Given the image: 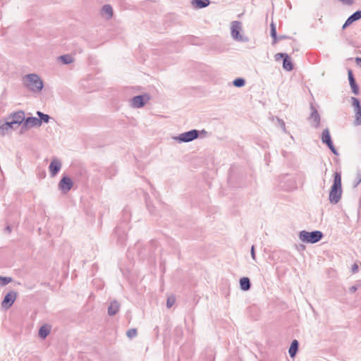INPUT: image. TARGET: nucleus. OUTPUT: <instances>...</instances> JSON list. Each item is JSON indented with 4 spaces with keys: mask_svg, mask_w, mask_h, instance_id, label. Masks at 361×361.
<instances>
[{
    "mask_svg": "<svg viewBox=\"0 0 361 361\" xmlns=\"http://www.w3.org/2000/svg\"><path fill=\"white\" fill-rule=\"evenodd\" d=\"M357 269H358V266L356 264H354L352 267L353 272H354V273L356 272L357 271Z\"/></svg>",
    "mask_w": 361,
    "mask_h": 361,
    "instance_id": "e433bc0d",
    "label": "nucleus"
},
{
    "mask_svg": "<svg viewBox=\"0 0 361 361\" xmlns=\"http://www.w3.org/2000/svg\"><path fill=\"white\" fill-rule=\"evenodd\" d=\"M6 230L8 233H10V232L11 231V227H10L9 226H8L6 227Z\"/></svg>",
    "mask_w": 361,
    "mask_h": 361,
    "instance_id": "58836bf2",
    "label": "nucleus"
},
{
    "mask_svg": "<svg viewBox=\"0 0 361 361\" xmlns=\"http://www.w3.org/2000/svg\"><path fill=\"white\" fill-rule=\"evenodd\" d=\"M271 27V36L273 38V44H276L278 38L276 35V29L275 24L272 22L270 25Z\"/></svg>",
    "mask_w": 361,
    "mask_h": 361,
    "instance_id": "a878e982",
    "label": "nucleus"
},
{
    "mask_svg": "<svg viewBox=\"0 0 361 361\" xmlns=\"http://www.w3.org/2000/svg\"><path fill=\"white\" fill-rule=\"evenodd\" d=\"M37 115L39 116V118L38 120H40L42 121V122H44V123H48L49 121V119H50V116L47 114H45L41 111H37Z\"/></svg>",
    "mask_w": 361,
    "mask_h": 361,
    "instance_id": "bb28decb",
    "label": "nucleus"
},
{
    "mask_svg": "<svg viewBox=\"0 0 361 361\" xmlns=\"http://www.w3.org/2000/svg\"><path fill=\"white\" fill-rule=\"evenodd\" d=\"M341 176L340 173L336 172L334 176V183L329 192V199L330 202L334 204H337L341 198Z\"/></svg>",
    "mask_w": 361,
    "mask_h": 361,
    "instance_id": "f03ea898",
    "label": "nucleus"
},
{
    "mask_svg": "<svg viewBox=\"0 0 361 361\" xmlns=\"http://www.w3.org/2000/svg\"><path fill=\"white\" fill-rule=\"evenodd\" d=\"M192 5L196 8H205L209 5V0H192Z\"/></svg>",
    "mask_w": 361,
    "mask_h": 361,
    "instance_id": "6ab92c4d",
    "label": "nucleus"
},
{
    "mask_svg": "<svg viewBox=\"0 0 361 361\" xmlns=\"http://www.w3.org/2000/svg\"><path fill=\"white\" fill-rule=\"evenodd\" d=\"M231 36L232 37L240 42L247 41V39L244 38L243 35L240 34V32L242 30L241 23L239 21H233L231 23Z\"/></svg>",
    "mask_w": 361,
    "mask_h": 361,
    "instance_id": "39448f33",
    "label": "nucleus"
},
{
    "mask_svg": "<svg viewBox=\"0 0 361 361\" xmlns=\"http://www.w3.org/2000/svg\"><path fill=\"white\" fill-rule=\"evenodd\" d=\"M343 5L351 6L354 4V0H338Z\"/></svg>",
    "mask_w": 361,
    "mask_h": 361,
    "instance_id": "2f4dec72",
    "label": "nucleus"
},
{
    "mask_svg": "<svg viewBox=\"0 0 361 361\" xmlns=\"http://www.w3.org/2000/svg\"><path fill=\"white\" fill-rule=\"evenodd\" d=\"M361 19V11H357L348 17L343 25V29H345L348 26L351 25L353 22Z\"/></svg>",
    "mask_w": 361,
    "mask_h": 361,
    "instance_id": "dca6fc26",
    "label": "nucleus"
},
{
    "mask_svg": "<svg viewBox=\"0 0 361 361\" xmlns=\"http://www.w3.org/2000/svg\"><path fill=\"white\" fill-rule=\"evenodd\" d=\"M73 185L72 180L68 176H63L59 183L58 187L63 193H67Z\"/></svg>",
    "mask_w": 361,
    "mask_h": 361,
    "instance_id": "9b49d317",
    "label": "nucleus"
},
{
    "mask_svg": "<svg viewBox=\"0 0 361 361\" xmlns=\"http://www.w3.org/2000/svg\"><path fill=\"white\" fill-rule=\"evenodd\" d=\"M50 333V327L47 325H43L39 330V336L42 338H45Z\"/></svg>",
    "mask_w": 361,
    "mask_h": 361,
    "instance_id": "5701e85b",
    "label": "nucleus"
},
{
    "mask_svg": "<svg viewBox=\"0 0 361 361\" xmlns=\"http://www.w3.org/2000/svg\"><path fill=\"white\" fill-rule=\"evenodd\" d=\"M16 298V293L15 291H11L7 293L2 302V306L6 308H9L14 302Z\"/></svg>",
    "mask_w": 361,
    "mask_h": 361,
    "instance_id": "4468645a",
    "label": "nucleus"
},
{
    "mask_svg": "<svg viewBox=\"0 0 361 361\" xmlns=\"http://www.w3.org/2000/svg\"><path fill=\"white\" fill-rule=\"evenodd\" d=\"M355 60H356L357 64L361 66V58L357 57L355 59Z\"/></svg>",
    "mask_w": 361,
    "mask_h": 361,
    "instance_id": "4c0bfd02",
    "label": "nucleus"
},
{
    "mask_svg": "<svg viewBox=\"0 0 361 361\" xmlns=\"http://www.w3.org/2000/svg\"><path fill=\"white\" fill-rule=\"evenodd\" d=\"M352 106L355 111V126L361 125V105L360 101L356 97H351Z\"/></svg>",
    "mask_w": 361,
    "mask_h": 361,
    "instance_id": "6e6552de",
    "label": "nucleus"
},
{
    "mask_svg": "<svg viewBox=\"0 0 361 361\" xmlns=\"http://www.w3.org/2000/svg\"><path fill=\"white\" fill-rule=\"evenodd\" d=\"M283 67L284 69H286L288 71H290L293 69V63H292L289 56H288L283 59Z\"/></svg>",
    "mask_w": 361,
    "mask_h": 361,
    "instance_id": "393cba45",
    "label": "nucleus"
},
{
    "mask_svg": "<svg viewBox=\"0 0 361 361\" xmlns=\"http://www.w3.org/2000/svg\"><path fill=\"white\" fill-rule=\"evenodd\" d=\"M100 13L105 19L110 20L114 14L112 6L109 4L104 5L101 9Z\"/></svg>",
    "mask_w": 361,
    "mask_h": 361,
    "instance_id": "2eb2a0df",
    "label": "nucleus"
},
{
    "mask_svg": "<svg viewBox=\"0 0 361 361\" xmlns=\"http://www.w3.org/2000/svg\"><path fill=\"white\" fill-rule=\"evenodd\" d=\"M198 136L199 131L197 130H191L174 137L173 139L179 142H188L195 140Z\"/></svg>",
    "mask_w": 361,
    "mask_h": 361,
    "instance_id": "20e7f679",
    "label": "nucleus"
},
{
    "mask_svg": "<svg viewBox=\"0 0 361 361\" xmlns=\"http://www.w3.org/2000/svg\"><path fill=\"white\" fill-rule=\"evenodd\" d=\"M61 166H62V164L59 159H58L57 158L52 159V160L49 164V170L51 176L54 177L59 173V171L61 170Z\"/></svg>",
    "mask_w": 361,
    "mask_h": 361,
    "instance_id": "f8f14e48",
    "label": "nucleus"
},
{
    "mask_svg": "<svg viewBox=\"0 0 361 361\" xmlns=\"http://www.w3.org/2000/svg\"><path fill=\"white\" fill-rule=\"evenodd\" d=\"M120 304L116 301H112L108 307V314L110 316L115 315L119 310Z\"/></svg>",
    "mask_w": 361,
    "mask_h": 361,
    "instance_id": "a211bd4d",
    "label": "nucleus"
},
{
    "mask_svg": "<svg viewBox=\"0 0 361 361\" xmlns=\"http://www.w3.org/2000/svg\"><path fill=\"white\" fill-rule=\"evenodd\" d=\"M348 80H349L350 87L352 89V92L355 95L359 94V88H358L357 85L355 82V80L354 78V76L353 75V72L351 70H348Z\"/></svg>",
    "mask_w": 361,
    "mask_h": 361,
    "instance_id": "f3484780",
    "label": "nucleus"
},
{
    "mask_svg": "<svg viewBox=\"0 0 361 361\" xmlns=\"http://www.w3.org/2000/svg\"><path fill=\"white\" fill-rule=\"evenodd\" d=\"M176 302V298L174 296L171 295V296H169L168 298H167V301H166V307L168 308H170L171 307L174 303Z\"/></svg>",
    "mask_w": 361,
    "mask_h": 361,
    "instance_id": "c85d7f7f",
    "label": "nucleus"
},
{
    "mask_svg": "<svg viewBox=\"0 0 361 361\" xmlns=\"http://www.w3.org/2000/svg\"><path fill=\"white\" fill-rule=\"evenodd\" d=\"M284 38H285V37H284V36H281V37H279V39H284Z\"/></svg>",
    "mask_w": 361,
    "mask_h": 361,
    "instance_id": "ea45409f",
    "label": "nucleus"
},
{
    "mask_svg": "<svg viewBox=\"0 0 361 361\" xmlns=\"http://www.w3.org/2000/svg\"><path fill=\"white\" fill-rule=\"evenodd\" d=\"M311 110L312 112L309 119L312 123V126L314 128H317L320 123V116L317 110L312 105L311 106Z\"/></svg>",
    "mask_w": 361,
    "mask_h": 361,
    "instance_id": "ddd939ff",
    "label": "nucleus"
},
{
    "mask_svg": "<svg viewBox=\"0 0 361 361\" xmlns=\"http://www.w3.org/2000/svg\"><path fill=\"white\" fill-rule=\"evenodd\" d=\"M25 118V112L20 110L11 114L8 117V121H9L10 124H12L13 126H14V125L22 126Z\"/></svg>",
    "mask_w": 361,
    "mask_h": 361,
    "instance_id": "423d86ee",
    "label": "nucleus"
},
{
    "mask_svg": "<svg viewBox=\"0 0 361 361\" xmlns=\"http://www.w3.org/2000/svg\"><path fill=\"white\" fill-rule=\"evenodd\" d=\"M149 99L150 97L147 94L135 96L131 99V106L134 108H141L145 106Z\"/></svg>",
    "mask_w": 361,
    "mask_h": 361,
    "instance_id": "9d476101",
    "label": "nucleus"
},
{
    "mask_svg": "<svg viewBox=\"0 0 361 361\" xmlns=\"http://www.w3.org/2000/svg\"><path fill=\"white\" fill-rule=\"evenodd\" d=\"M288 56V55L287 54H284V53H279V54H276V60H278L279 58H282L284 59L285 58H286Z\"/></svg>",
    "mask_w": 361,
    "mask_h": 361,
    "instance_id": "72a5a7b5",
    "label": "nucleus"
},
{
    "mask_svg": "<svg viewBox=\"0 0 361 361\" xmlns=\"http://www.w3.org/2000/svg\"><path fill=\"white\" fill-rule=\"evenodd\" d=\"M277 121H278L279 126H281V128H282L283 131L286 133V129L284 121L282 119L279 118H277Z\"/></svg>",
    "mask_w": 361,
    "mask_h": 361,
    "instance_id": "473e14b6",
    "label": "nucleus"
},
{
    "mask_svg": "<svg viewBox=\"0 0 361 361\" xmlns=\"http://www.w3.org/2000/svg\"><path fill=\"white\" fill-rule=\"evenodd\" d=\"M233 84L237 87H241L245 85V80L243 78H238L233 80Z\"/></svg>",
    "mask_w": 361,
    "mask_h": 361,
    "instance_id": "cd10ccee",
    "label": "nucleus"
},
{
    "mask_svg": "<svg viewBox=\"0 0 361 361\" xmlns=\"http://www.w3.org/2000/svg\"><path fill=\"white\" fill-rule=\"evenodd\" d=\"M240 288L243 290H248L251 287L250 279L247 277H243L240 280Z\"/></svg>",
    "mask_w": 361,
    "mask_h": 361,
    "instance_id": "4be33fe9",
    "label": "nucleus"
},
{
    "mask_svg": "<svg viewBox=\"0 0 361 361\" xmlns=\"http://www.w3.org/2000/svg\"><path fill=\"white\" fill-rule=\"evenodd\" d=\"M126 335L129 338H133L137 336V329H130L126 332Z\"/></svg>",
    "mask_w": 361,
    "mask_h": 361,
    "instance_id": "7c9ffc66",
    "label": "nucleus"
},
{
    "mask_svg": "<svg viewBox=\"0 0 361 361\" xmlns=\"http://www.w3.org/2000/svg\"><path fill=\"white\" fill-rule=\"evenodd\" d=\"M357 286H353L349 288V291H350V293H353L357 290Z\"/></svg>",
    "mask_w": 361,
    "mask_h": 361,
    "instance_id": "c9c22d12",
    "label": "nucleus"
},
{
    "mask_svg": "<svg viewBox=\"0 0 361 361\" xmlns=\"http://www.w3.org/2000/svg\"><path fill=\"white\" fill-rule=\"evenodd\" d=\"M59 59L63 64H70V63H73L74 61L73 57L69 54L62 55V56H59Z\"/></svg>",
    "mask_w": 361,
    "mask_h": 361,
    "instance_id": "b1692460",
    "label": "nucleus"
},
{
    "mask_svg": "<svg viewBox=\"0 0 361 361\" xmlns=\"http://www.w3.org/2000/svg\"><path fill=\"white\" fill-rule=\"evenodd\" d=\"M298 345H299V343L297 340H294L292 341L291 345L288 350L289 355L291 357H295V355L298 351Z\"/></svg>",
    "mask_w": 361,
    "mask_h": 361,
    "instance_id": "412c9836",
    "label": "nucleus"
},
{
    "mask_svg": "<svg viewBox=\"0 0 361 361\" xmlns=\"http://www.w3.org/2000/svg\"><path fill=\"white\" fill-rule=\"evenodd\" d=\"M12 128H14V126H13L12 124H10L9 121H7L5 123L0 126V134L1 135H5Z\"/></svg>",
    "mask_w": 361,
    "mask_h": 361,
    "instance_id": "aec40b11",
    "label": "nucleus"
},
{
    "mask_svg": "<svg viewBox=\"0 0 361 361\" xmlns=\"http://www.w3.org/2000/svg\"><path fill=\"white\" fill-rule=\"evenodd\" d=\"M11 281H12V279L10 277L0 276V285L1 286H6L8 283H9Z\"/></svg>",
    "mask_w": 361,
    "mask_h": 361,
    "instance_id": "c756f323",
    "label": "nucleus"
},
{
    "mask_svg": "<svg viewBox=\"0 0 361 361\" xmlns=\"http://www.w3.org/2000/svg\"><path fill=\"white\" fill-rule=\"evenodd\" d=\"M299 239L305 243H316L323 237V233L319 231L308 232L302 231L299 233Z\"/></svg>",
    "mask_w": 361,
    "mask_h": 361,
    "instance_id": "7ed1b4c3",
    "label": "nucleus"
},
{
    "mask_svg": "<svg viewBox=\"0 0 361 361\" xmlns=\"http://www.w3.org/2000/svg\"><path fill=\"white\" fill-rule=\"evenodd\" d=\"M321 139H322V142L326 144L334 154H336V155L338 154L337 150L335 148V147L334 146V144L331 140V135H330V133H329V130L328 128H326L323 130Z\"/></svg>",
    "mask_w": 361,
    "mask_h": 361,
    "instance_id": "1a4fd4ad",
    "label": "nucleus"
},
{
    "mask_svg": "<svg viewBox=\"0 0 361 361\" xmlns=\"http://www.w3.org/2000/svg\"><path fill=\"white\" fill-rule=\"evenodd\" d=\"M23 86L33 92H39L44 86L40 77L35 73H30L24 75L22 78Z\"/></svg>",
    "mask_w": 361,
    "mask_h": 361,
    "instance_id": "f257e3e1",
    "label": "nucleus"
},
{
    "mask_svg": "<svg viewBox=\"0 0 361 361\" xmlns=\"http://www.w3.org/2000/svg\"><path fill=\"white\" fill-rule=\"evenodd\" d=\"M42 125V121L38 120L36 117L25 118V121L21 126V133L27 130V129L33 127H39Z\"/></svg>",
    "mask_w": 361,
    "mask_h": 361,
    "instance_id": "0eeeda50",
    "label": "nucleus"
},
{
    "mask_svg": "<svg viewBox=\"0 0 361 361\" xmlns=\"http://www.w3.org/2000/svg\"><path fill=\"white\" fill-rule=\"evenodd\" d=\"M251 256H252V258L255 260V247L254 245L252 246L251 247Z\"/></svg>",
    "mask_w": 361,
    "mask_h": 361,
    "instance_id": "f704fd0d",
    "label": "nucleus"
}]
</instances>
